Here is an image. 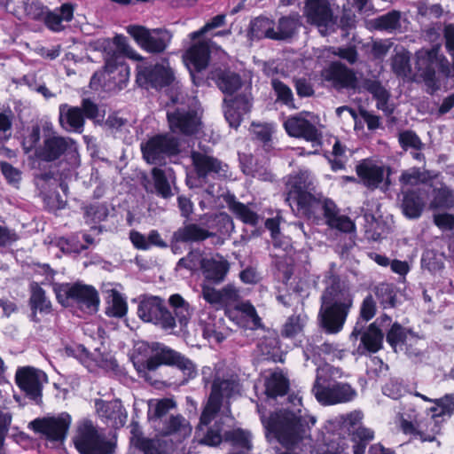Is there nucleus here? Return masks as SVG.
I'll use <instances>...</instances> for the list:
<instances>
[{"instance_id":"1","label":"nucleus","mask_w":454,"mask_h":454,"mask_svg":"<svg viewBox=\"0 0 454 454\" xmlns=\"http://www.w3.org/2000/svg\"><path fill=\"white\" fill-rule=\"evenodd\" d=\"M314 181V176L308 170L289 176L286 182V201L293 211L308 218H317L323 211L330 227L344 232L353 231L355 223L348 216L338 214L333 200L312 194Z\"/></svg>"},{"instance_id":"2","label":"nucleus","mask_w":454,"mask_h":454,"mask_svg":"<svg viewBox=\"0 0 454 454\" xmlns=\"http://www.w3.org/2000/svg\"><path fill=\"white\" fill-rule=\"evenodd\" d=\"M257 408L268 441L276 439L282 446L291 450H301L310 444L311 428L317 419L306 409L280 410L267 418L262 405Z\"/></svg>"},{"instance_id":"3","label":"nucleus","mask_w":454,"mask_h":454,"mask_svg":"<svg viewBox=\"0 0 454 454\" xmlns=\"http://www.w3.org/2000/svg\"><path fill=\"white\" fill-rule=\"evenodd\" d=\"M415 395L434 405L427 410L425 416L419 415L414 407H409L401 416V428L404 434L419 436L421 441L433 442L440 434L442 424L454 412V395L435 399L418 392Z\"/></svg>"},{"instance_id":"4","label":"nucleus","mask_w":454,"mask_h":454,"mask_svg":"<svg viewBox=\"0 0 454 454\" xmlns=\"http://www.w3.org/2000/svg\"><path fill=\"white\" fill-rule=\"evenodd\" d=\"M352 305L353 295L348 288L337 277H329L319 311L322 325L327 333H336L342 329Z\"/></svg>"},{"instance_id":"5","label":"nucleus","mask_w":454,"mask_h":454,"mask_svg":"<svg viewBox=\"0 0 454 454\" xmlns=\"http://www.w3.org/2000/svg\"><path fill=\"white\" fill-rule=\"evenodd\" d=\"M343 375L340 368L328 364L317 370V378L312 388L316 399L323 405H333L351 402L356 391L348 383L338 382Z\"/></svg>"},{"instance_id":"6","label":"nucleus","mask_w":454,"mask_h":454,"mask_svg":"<svg viewBox=\"0 0 454 454\" xmlns=\"http://www.w3.org/2000/svg\"><path fill=\"white\" fill-rule=\"evenodd\" d=\"M202 380L205 385L212 383L211 394L204 407L203 421H206L212 411H219L222 398H231L239 394L240 385L237 375L220 365L215 368H202Z\"/></svg>"},{"instance_id":"7","label":"nucleus","mask_w":454,"mask_h":454,"mask_svg":"<svg viewBox=\"0 0 454 454\" xmlns=\"http://www.w3.org/2000/svg\"><path fill=\"white\" fill-rule=\"evenodd\" d=\"M153 355L144 363L139 359L134 361V365L137 372L143 377H146V371H154L160 364L175 365L181 370L187 379H192L197 375L195 364L180 353L160 345L158 343L152 346Z\"/></svg>"},{"instance_id":"8","label":"nucleus","mask_w":454,"mask_h":454,"mask_svg":"<svg viewBox=\"0 0 454 454\" xmlns=\"http://www.w3.org/2000/svg\"><path fill=\"white\" fill-rule=\"evenodd\" d=\"M54 292L63 306L77 305L82 310L92 314L98 311L99 297L97 290L82 283L57 284Z\"/></svg>"},{"instance_id":"9","label":"nucleus","mask_w":454,"mask_h":454,"mask_svg":"<svg viewBox=\"0 0 454 454\" xmlns=\"http://www.w3.org/2000/svg\"><path fill=\"white\" fill-rule=\"evenodd\" d=\"M284 128L290 137L303 138L312 144L313 151L307 153L302 151L300 154L317 153L322 134L318 129L317 115L309 112H301L291 115L284 121Z\"/></svg>"},{"instance_id":"10","label":"nucleus","mask_w":454,"mask_h":454,"mask_svg":"<svg viewBox=\"0 0 454 454\" xmlns=\"http://www.w3.org/2000/svg\"><path fill=\"white\" fill-rule=\"evenodd\" d=\"M137 315L144 322L152 323L165 331H171L176 326L172 312L167 309L164 300L159 296H140Z\"/></svg>"},{"instance_id":"11","label":"nucleus","mask_w":454,"mask_h":454,"mask_svg":"<svg viewBox=\"0 0 454 454\" xmlns=\"http://www.w3.org/2000/svg\"><path fill=\"white\" fill-rule=\"evenodd\" d=\"M129 76V68L123 61L115 62L112 58L106 59L105 69L96 72L90 85L92 90L103 88L106 91L123 89Z\"/></svg>"},{"instance_id":"12","label":"nucleus","mask_w":454,"mask_h":454,"mask_svg":"<svg viewBox=\"0 0 454 454\" xmlns=\"http://www.w3.org/2000/svg\"><path fill=\"white\" fill-rule=\"evenodd\" d=\"M387 341L395 352L404 349L409 358L415 363L421 362L425 356L424 340L397 323L393 324L387 333Z\"/></svg>"},{"instance_id":"13","label":"nucleus","mask_w":454,"mask_h":454,"mask_svg":"<svg viewBox=\"0 0 454 454\" xmlns=\"http://www.w3.org/2000/svg\"><path fill=\"white\" fill-rule=\"evenodd\" d=\"M74 444L82 454H112L114 450V442L99 434L90 420L79 425Z\"/></svg>"},{"instance_id":"14","label":"nucleus","mask_w":454,"mask_h":454,"mask_svg":"<svg viewBox=\"0 0 454 454\" xmlns=\"http://www.w3.org/2000/svg\"><path fill=\"white\" fill-rule=\"evenodd\" d=\"M126 31L141 49L150 53L164 51L172 38L168 30L161 28L149 29L143 26L130 25L126 27Z\"/></svg>"},{"instance_id":"15","label":"nucleus","mask_w":454,"mask_h":454,"mask_svg":"<svg viewBox=\"0 0 454 454\" xmlns=\"http://www.w3.org/2000/svg\"><path fill=\"white\" fill-rule=\"evenodd\" d=\"M137 69V82L145 89H159L175 82L174 71L166 59L154 66L139 64Z\"/></svg>"},{"instance_id":"16","label":"nucleus","mask_w":454,"mask_h":454,"mask_svg":"<svg viewBox=\"0 0 454 454\" xmlns=\"http://www.w3.org/2000/svg\"><path fill=\"white\" fill-rule=\"evenodd\" d=\"M71 423L70 414L61 412L57 416L35 419L29 423L28 427L49 441L63 442L67 435Z\"/></svg>"},{"instance_id":"17","label":"nucleus","mask_w":454,"mask_h":454,"mask_svg":"<svg viewBox=\"0 0 454 454\" xmlns=\"http://www.w3.org/2000/svg\"><path fill=\"white\" fill-rule=\"evenodd\" d=\"M305 15L308 21L315 25L322 35H326L335 30L336 19L326 0H307Z\"/></svg>"},{"instance_id":"18","label":"nucleus","mask_w":454,"mask_h":454,"mask_svg":"<svg viewBox=\"0 0 454 454\" xmlns=\"http://www.w3.org/2000/svg\"><path fill=\"white\" fill-rule=\"evenodd\" d=\"M28 14L35 20L43 18L49 29L59 32L65 28V24L73 19L74 6L70 4H64L59 9L50 12L36 4H32L29 7Z\"/></svg>"},{"instance_id":"19","label":"nucleus","mask_w":454,"mask_h":454,"mask_svg":"<svg viewBox=\"0 0 454 454\" xmlns=\"http://www.w3.org/2000/svg\"><path fill=\"white\" fill-rule=\"evenodd\" d=\"M176 139L168 135H160L150 138L141 144L144 159L150 164H157L167 154L177 152Z\"/></svg>"},{"instance_id":"20","label":"nucleus","mask_w":454,"mask_h":454,"mask_svg":"<svg viewBox=\"0 0 454 454\" xmlns=\"http://www.w3.org/2000/svg\"><path fill=\"white\" fill-rule=\"evenodd\" d=\"M218 412L219 411H212L207 414V420L203 421L204 411H202L196 429V437L200 443L217 446L224 440V434H222L223 422Z\"/></svg>"},{"instance_id":"21","label":"nucleus","mask_w":454,"mask_h":454,"mask_svg":"<svg viewBox=\"0 0 454 454\" xmlns=\"http://www.w3.org/2000/svg\"><path fill=\"white\" fill-rule=\"evenodd\" d=\"M356 170L363 184L369 188L380 187L382 183H385L386 186L389 185V168L375 160L366 159L362 160L356 165Z\"/></svg>"},{"instance_id":"22","label":"nucleus","mask_w":454,"mask_h":454,"mask_svg":"<svg viewBox=\"0 0 454 454\" xmlns=\"http://www.w3.org/2000/svg\"><path fill=\"white\" fill-rule=\"evenodd\" d=\"M15 379L20 388L35 401L40 398L43 385L47 382L43 371L29 366L18 369Z\"/></svg>"},{"instance_id":"23","label":"nucleus","mask_w":454,"mask_h":454,"mask_svg":"<svg viewBox=\"0 0 454 454\" xmlns=\"http://www.w3.org/2000/svg\"><path fill=\"white\" fill-rule=\"evenodd\" d=\"M74 150V142L71 139L49 135L43 139V145L35 150V158L38 160L51 162L59 159L69 150Z\"/></svg>"},{"instance_id":"24","label":"nucleus","mask_w":454,"mask_h":454,"mask_svg":"<svg viewBox=\"0 0 454 454\" xmlns=\"http://www.w3.org/2000/svg\"><path fill=\"white\" fill-rule=\"evenodd\" d=\"M322 78L336 89L355 90L357 87L356 74L339 62H333L322 71Z\"/></svg>"},{"instance_id":"25","label":"nucleus","mask_w":454,"mask_h":454,"mask_svg":"<svg viewBox=\"0 0 454 454\" xmlns=\"http://www.w3.org/2000/svg\"><path fill=\"white\" fill-rule=\"evenodd\" d=\"M170 129L175 133L193 134L200 125V116L194 110L177 107L175 111H168Z\"/></svg>"},{"instance_id":"26","label":"nucleus","mask_w":454,"mask_h":454,"mask_svg":"<svg viewBox=\"0 0 454 454\" xmlns=\"http://www.w3.org/2000/svg\"><path fill=\"white\" fill-rule=\"evenodd\" d=\"M192 163L200 177H222L226 176L227 165L216 158L200 152H192Z\"/></svg>"},{"instance_id":"27","label":"nucleus","mask_w":454,"mask_h":454,"mask_svg":"<svg viewBox=\"0 0 454 454\" xmlns=\"http://www.w3.org/2000/svg\"><path fill=\"white\" fill-rule=\"evenodd\" d=\"M95 408L98 415L105 423L113 427H120L126 423L127 412L118 400L111 402L96 400Z\"/></svg>"},{"instance_id":"28","label":"nucleus","mask_w":454,"mask_h":454,"mask_svg":"<svg viewBox=\"0 0 454 454\" xmlns=\"http://www.w3.org/2000/svg\"><path fill=\"white\" fill-rule=\"evenodd\" d=\"M228 316L239 326L246 329L254 330L262 326L255 308L248 301L237 304L233 309L228 310Z\"/></svg>"},{"instance_id":"29","label":"nucleus","mask_w":454,"mask_h":454,"mask_svg":"<svg viewBox=\"0 0 454 454\" xmlns=\"http://www.w3.org/2000/svg\"><path fill=\"white\" fill-rule=\"evenodd\" d=\"M251 108L250 98L247 95L234 99L224 98V115L231 127L238 128Z\"/></svg>"},{"instance_id":"30","label":"nucleus","mask_w":454,"mask_h":454,"mask_svg":"<svg viewBox=\"0 0 454 454\" xmlns=\"http://www.w3.org/2000/svg\"><path fill=\"white\" fill-rule=\"evenodd\" d=\"M230 269L229 262L220 255L205 257L202 273L205 278L215 284H219L225 278Z\"/></svg>"},{"instance_id":"31","label":"nucleus","mask_w":454,"mask_h":454,"mask_svg":"<svg viewBox=\"0 0 454 454\" xmlns=\"http://www.w3.org/2000/svg\"><path fill=\"white\" fill-rule=\"evenodd\" d=\"M209 44L206 42H199L192 45L185 53L184 61L191 75L193 77V70L204 69L208 62Z\"/></svg>"},{"instance_id":"32","label":"nucleus","mask_w":454,"mask_h":454,"mask_svg":"<svg viewBox=\"0 0 454 454\" xmlns=\"http://www.w3.org/2000/svg\"><path fill=\"white\" fill-rule=\"evenodd\" d=\"M59 110V122L66 130L81 133L83 129L84 118L81 108L61 104Z\"/></svg>"},{"instance_id":"33","label":"nucleus","mask_w":454,"mask_h":454,"mask_svg":"<svg viewBox=\"0 0 454 454\" xmlns=\"http://www.w3.org/2000/svg\"><path fill=\"white\" fill-rule=\"evenodd\" d=\"M113 43L115 46V51L113 54L107 52L106 58H112L114 61H123V56H127L132 59H141L142 57L129 44L128 40L125 36L118 35L114 36L113 43L109 40H104L103 44L105 46H110Z\"/></svg>"},{"instance_id":"34","label":"nucleus","mask_w":454,"mask_h":454,"mask_svg":"<svg viewBox=\"0 0 454 454\" xmlns=\"http://www.w3.org/2000/svg\"><path fill=\"white\" fill-rule=\"evenodd\" d=\"M192 430L190 422L183 416L176 415L170 417L166 422L162 428V434L173 436L177 441H182L191 435Z\"/></svg>"},{"instance_id":"35","label":"nucleus","mask_w":454,"mask_h":454,"mask_svg":"<svg viewBox=\"0 0 454 454\" xmlns=\"http://www.w3.org/2000/svg\"><path fill=\"white\" fill-rule=\"evenodd\" d=\"M454 207V192L444 184H439L433 188L432 200L429 207L436 209H450Z\"/></svg>"},{"instance_id":"36","label":"nucleus","mask_w":454,"mask_h":454,"mask_svg":"<svg viewBox=\"0 0 454 454\" xmlns=\"http://www.w3.org/2000/svg\"><path fill=\"white\" fill-rule=\"evenodd\" d=\"M265 394L269 397L284 395L288 389V380L281 372H270L264 376Z\"/></svg>"},{"instance_id":"37","label":"nucleus","mask_w":454,"mask_h":454,"mask_svg":"<svg viewBox=\"0 0 454 454\" xmlns=\"http://www.w3.org/2000/svg\"><path fill=\"white\" fill-rule=\"evenodd\" d=\"M211 78L215 81L219 89L225 94H232L241 85L240 77L231 71L216 69L211 73Z\"/></svg>"},{"instance_id":"38","label":"nucleus","mask_w":454,"mask_h":454,"mask_svg":"<svg viewBox=\"0 0 454 454\" xmlns=\"http://www.w3.org/2000/svg\"><path fill=\"white\" fill-rule=\"evenodd\" d=\"M402 209L409 218L420 216L425 207L424 200L414 191H403Z\"/></svg>"},{"instance_id":"39","label":"nucleus","mask_w":454,"mask_h":454,"mask_svg":"<svg viewBox=\"0 0 454 454\" xmlns=\"http://www.w3.org/2000/svg\"><path fill=\"white\" fill-rule=\"evenodd\" d=\"M212 235L207 230L200 227L197 224L190 223L179 228L174 233V239L181 242H197L202 241Z\"/></svg>"},{"instance_id":"40","label":"nucleus","mask_w":454,"mask_h":454,"mask_svg":"<svg viewBox=\"0 0 454 454\" xmlns=\"http://www.w3.org/2000/svg\"><path fill=\"white\" fill-rule=\"evenodd\" d=\"M168 304L173 310L175 321L177 320L181 325H187L192 316L190 304L178 294L170 295Z\"/></svg>"},{"instance_id":"41","label":"nucleus","mask_w":454,"mask_h":454,"mask_svg":"<svg viewBox=\"0 0 454 454\" xmlns=\"http://www.w3.org/2000/svg\"><path fill=\"white\" fill-rule=\"evenodd\" d=\"M208 322L200 317V324L202 328V333L205 339L209 342L220 343L222 342L226 335L223 331L222 320L208 317Z\"/></svg>"},{"instance_id":"42","label":"nucleus","mask_w":454,"mask_h":454,"mask_svg":"<svg viewBox=\"0 0 454 454\" xmlns=\"http://www.w3.org/2000/svg\"><path fill=\"white\" fill-rule=\"evenodd\" d=\"M383 336L381 330L376 326V324H371L368 329L363 333L361 343L367 351L375 353L382 347Z\"/></svg>"},{"instance_id":"43","label":"nucleus","mask_w":454,"mask_h":454,"mask_svg":"<svg viewBox=\"0 0 454 454\" xmlns=\"http://www.w3.org/2000/svg\"><path fill=\"white\" fill-rule=\"evenodd\" d=\"M250 33L253 37L258 39L263 37L275 39L277 36L273 21L266 17L255 18L251 22Z\"/></svg>"},{"instance_id":"44","label":"nucleus","mask_w":454,"mask_h":454,"mask_svg":"<svg viewBox=\"0 0 454 454\" xmlns=\"http://www.w3.org/2000/svg\"><path fill=\"white\" fill-rule=\"evenodd\" d=\"M30 305L33 310L32 318L34 321H37L35 316L37 311L46 314L51 311V301L46 298L44 291L37 285L32 286Z\"/></svg>"},{"instance_id":"45","label":"nucleus","mask_w":454,"mask_h":454,"mask_svg":"<svg viewBox=\"0 0 454 454\" xmlns=\"http://www.w3.org/2000/svg\"><path fill=\"white\" fill-rule=\"evenodd\" d=\"M430 179L429 173L421 168H411L403 171L399 178L403 189L425 184Z\"/></svg>"},{"instance_id":"46","label":"nucleus","mask_w":454,"mask_h":454,"mask_svg":"<svg viewBox=\"0 0 454 454\" xmlns=\"http://www.w3.org/2000/svg\"><path fill=\"white\" fill-rule=\"evenodd\" d=\"M230 210L236 215L238 219L246 224L254 226L260 220L258 214L250 206L245 205L241 202H231L230 204Z\"/></svg>"},{"instance_id":"47","label":"nucleus","mask_w":454,"mask_h":454,"mask_svg":"<svg viewBox=\"0 0 454 454\" xmlns=\"http://www.w3.org/2000/svg\"><path fill=\"white\" fill-rule=\"evenodd\" d=\"M154 185L159 194L163 198L171 196V188L168 184V179L172 178V170L168 168L162 170L158 168H154L152 171Z\"/></svg>"},{"instance_id":"48","label":"nucleus","mask_w":454,"mask_h":454,"mask_svg":"<svg viewBox=\"0 0 454 454\" xmlns=\"http://www.w3.org/2000/svg\"><path fill=\"white\" fill-rule=\"evenodd\" d=\"M401 13L397 11H392L373 20V26L380 30L393 32L401 27Z\"/></svg>"},{"instance_id":"49","label":"nucleus","mask_w":454,"mask_h":454,"mask_svg":"<svg viewBox=\"0 0 454 454\" xmlns=\"http://www.w3.org/2000/svg\"><path fill=\"white\" fill-rule=\"evenodd\" d=\"M243 172L246 175L257 177L260 180L267 181L271 178V174L267 170L265 164L258 165L254 163L253 158H247L245 156L240 159Z\"/></svg>"},{"instance_id":"50","label":"nucleus","mask_w":454,"mask_h":454,"mask_svg":"<svg viewBox=\"0 0 454 454\" xmlns=\"http://www.w3.org/2000/svg\"><path fill=\"white\" fill-rule=\"evenodd\" d=\"M106 313L115 317H121L127 313V302L115 290H111L109 293Z\"/></svg>"},{"instance_id":"51","label":"nucleus","mask_w":454,"mask_h":454,"mask_svg":"<svg viewBox=\"0 0 454 454\" xmlns=\"http://www.w3.org/2000/svg\"><path fill=\"white\" fill-rule=\"evenodd\" d=\"M392 67L394 72L401 77L411 79V70L410 67V56L408 52H398L393 59Z\"/></svg>"},{"instance_id":"52","label":"nucleus","mask_w":454,"mask_h":454,"mask_svg":"<svg viewBox=\"0 0 454 454\" xmlns=\"http://www.w3.org/2000/svg\"><path fill=\"white\" fill-rule=\"evenodd\" d=\"M298 27L297 17H283L278 21V30H276L275 39H286L290 37Z\"/></svg>"},{"instance_id":"53","label":"nucleus","mask_w":454,"mask_h":454,"mask_svg":"<svg viewBox=\"0 0 454 454\" xmlns=\"http://www.w3.org/2000/svg\"><path fill=\"white\" fill-rule=\"evenodd\" d=\"M306 323V317L298 315L290 317L283 328V335L288 338L295 337L299 334Z\"/></svg>"},{"instance_id":"54","label":"nucleus","mask_w":454,"mask_h":454,"mask_svg":"<svg viewBox=\"0 0 454 454\" xmlns=\"http://www.w3.org/2000/svg\"><path fill=\"white\" fill-rule=\"evenodd\" d=\"M205 257L199 250L191 251L185 257L179 260L177 268H185L191 271L202 269Z\"/></svg>"},{"instance_id":"55","label":"nucleus","mask_w":454,"mask_h":454,"mask_svg":"<svg viewBox=\"0 0 454 454\" xmlns=\"http://www.w3.org/2000/svg\"><path fill=\"white\" fill-rule=\"evenodd\" d=\"M149 405V416L154 418H160L164 416L168 411L175 407V403L171 399L151 400Z\"/></svg>"},{"instance_id":"56","label":"nucleus","mask_w":454,"mask_h":454,"mask_svg":"<svg viewBox=\"0 0 454 454\" xmlns=\"http://www.w3.org/2000/svg\"><path fill=\"white\" fill-rule=\"evenodd\" d=\"M422 267L430 272L436 273L443 269V258L442 254H436L433 251L424 253L421 260Z\"/></svg>"},{"instance_id":"57","label":"nucleus","mask_w":454,"mask_h":454,"mask_svg":"<svg viewBox=\"0 0 454 454\" xmlns=\"http://www.w3.org/2000/svg\"><path fill=\"white\" fill-rule=\"evenodd\" d=\"M12 114L11 112H0V145L12 137Z\"/></svg>"},{"instance_id":"58","label":"nucleus","mask_w":454,"mask_h":454,"mask_svg":"<svg viewBox=\"0 0 454 454\" xmlns=\"http://www.w3.org/2000/svg\"><path fill=\"white\" fill-rule=\"evenodd\" d=\"M201 294L204 300L214 306L216 309H223L221 290H217L207 284L201 286Z\"/></svg>"},{"instance_id":"59","label":"nucleus","mask_w":454,"mask_h":454,"mask_svg":"<svg viewBox=\"0 0 454 454\" xmlns=\"http://www.w3.org/2000/svg\"><path fill=\"white\" fill-rule=\"evenodd\" d=\"M272 87L276 92L278 100L283 102L285 105L294 107L293 93L288 86L278 80H272Z\"/></svg>"},{"instance_id":"60","label":"nucleus","mask_w":454,"mask_h":454,"mask_svg":"<svg viewBox=\"0 0 454 454\" xmlns=\"http://www.w3.org/2000/svg\"><path fill=\"white\" fill-rule=\"evenodd\" d=\"M434 223L442 231H450L454 229V209L449 213H435L434 215Z\"/></svg>"},{"instance_id":"61","label":"nucleus","mask_w":454,"mask_h":454,"mask_svg":"<svg viewBox=\"0 0 454 454\" xmlns=\"http://www.w3.org/2000/svg\"><path fill=\"white\" fill-rule=\"evenodd\" d=\"M399 143L404 149L411 147L418 150L420 149L422 145L419 137L414 132L410 130L400 133Z\"/></svg>"},{"instance_id":"62","label":"nucleus","mask_w":454,"mask_h":454,"mask_svg":"<svg viewBox=\"0 0 454 454\" xmlns=\"http://www.w3.org/2000/svg\"><path fill=\"white\" fill-rule=\"evenodd\" d=\"M325 51L347 60L349 64H354L357 59V52L352 46L344 48H325Z\"/></svg>"},{"instance_id":"63","label":"nucleus","mask_w":454,"mask_h":454,"mask_svg":"<svg viewBox=\"0 0 454 454\" xmlns=\"http://www.w3.org/2000/svg\"><path fill=\"white\" fill-rule=\"evenodd\" d=\"M225 22V15L220 14L215 16L213 19H211L210 21L206 23L204 27H202L200 30L193 32L190 35L191 38L192 40L198 38L199 36L204 35L205 33L214 29L217 28L219 27H222Z\"/></svg>"},{"instance_id":"64","label":"nucleus","mask_w":454,"mask_h":454,"mask_svg":"<svg viewBox=\"0 0 454 454\" xmlns=\"http://www.w3.org/2000/svg\"><path fill=\"white\" fill-rule=\"evenodd\" d=\"M363 413L359 411H353L350 413L340 415L337 419L348 431L357 426L363 419Z\"/></svg>"}]
</instances>
